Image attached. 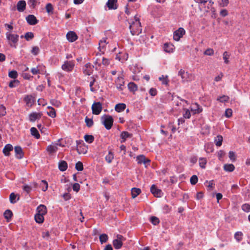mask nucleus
I'll use <instances>...</instances> for the list:
<instances>
[{"instance_id": "1", "label": "nucleus", "mask_w": 250, "mask_h": 250, "mask_svg": "<svg viewBox=\"0 0 250 250\" xmlns=\"http://www.w3.org/2000/svg\"><path fill=\"white\" fill-rule=\"evenodd\" d=\"M129 29L132 35H138L142 32V26L139 18L135 16L134 20L129 22Z\"/></svg>"}, {"instance_id": "2", "label": "nucleus", "mask_w": 250, "mask_h": 250, "mask_svg": "<svg viewBox=\"0 0 250 250\" xmlns=\"http://www.w3.org/2000/svg\"><path fill=\"white\" fill-rule=\"evenodd\" d=\"M7 40L9 42V44L11 47H16V44L19 41V35L12 34L10 32L6 33Z\"/></svg>"}, {"instance_id": "3", "label": "nucleus", "mask_w": 250, "mask_h": 250, "mask_svg": "<svg viewBox=\"0 0 250 250\" xmlns=\"http://www.w3.org/2000/svg\"><path fill=\"white\" fill-rule=\"evenodd\" d=\"M102 121L106 129L109 130L111 128L113 124V119L111 116L104 115L102 117Z\"/></svg>"}, {"instance_id": "4", "label": "nucleus", "mask_w": 250, "mask_h": 250, "mask_svg": "<svg viewBox=\"0 0 250 250\" xmlns=\"http://www.w3.org/2000/svg\"><path fill=\"white\" fill-rule=\"evenodd\" d=\"M74 61H65L62 65V69L65 72H70L73 71L75 67Z\"/></svg>"}, {"instance_id": "5", "label": "nucleus", "mask_w": 250, "mask_h": 250, "mask_svg": "<svg viewBox=\"0 0 250 250\" xmlns=\"http://www.w3.org/2000/svg\"><path fill=\"white\" fill-rule=\"evenodd\" d=\"M125 240V238L122 235L118 234L116 238L113 240V245L115 249L118 250L122 248L123 243Z\"/></svg>"}, {"instance_id": "6", "label": "nucleus", "mask_w": 250, "mask_h": 250, "mask_svg": "<svg viewBox=\"0 0 250 250\" xmlns=\"http://www.w3.org/2000/svg\"><path fill=\"white\" fill-rule=\"evenodd\" d=\"M178 75L180 76L182 79V83L190 82L192 80V76L191 74H189L188 72H185L183 69H180L178 72Z\"/></svg>"}, {"instance_id": "7", "label": "nucleus", "mask_w": 250, "mask_h": 250, "mask_svg": "<svg viewBox=\"0 0 250 250\" xmlns=\"http://www.w3.org/2000/svg\"><path fill=\"white\" fill-rule=\"evenodd\" d=\"M92 113L94 115H99L102 110V105L100 102H94L91 107Z\"/></svg>"}, {"instance_id": "8", "label": "nucleus", "mask_w": 250, "mask_h": 250, "mask_svg": "<svg viewBox=\"0 0 250 250\" xmlns=\"http://www.w3.org/2000/svg\"><path fill=\"white\" fill-rule=\"evenodd\" d=\"M185 34V30L183 28H179L173 33V39L176 41H178Z\"/></svg>"}, {"instance_id": "9", "label": "nucleus", "mask_w": 250, "mask_h": 250, "mask_svg": "<svg viewBox=\"0 0 250 250\" xmlns=\"http://www.w3.org/2000/svg\"><path fill=\"white\" fill-rule=\"evenodd\" d=\"M115 83L118 89L123 90L125 88L124 78L122 76L118 77L115 80Z\"/></svg>"}, {"instance_id": "10", "label": "nucleus", "mask_w": 250, "mask_h": 250, "mask_svg": "<svg viewBox=\"0 0 250 250\" xmlns=\"http://www.w3.org/2000/svg\"><path fill=\"white\" fill-rule=\"evenodd\" d=\"M150 191L156 197H161L163 193L161 189L156 188L155 185H152L150 188Z\"/></svg>"}, {"instance_id": "11", "label": "nucleus", "mask_w": 250, "mask_h": 250, "mask_svg": "<svg viewBox=\"0 0 250 250\" xmlns=\"http://www.w3.org/2000/svg\"><path fill=\"white\" fill-rule=\"evenodd\" d=\"M90 79H91L89 83L90 91L95 92L99 89V86L98 83H96V80L94 77H91Z\"/></svg>"}, {"instance_id": "12", "label": "nucleus", "mask_w": 250, "mask_h": 250, "mask_svg": "<svg viewBox=\"0 0 250 250\" xmlns=\"http://www.w3.org/2000/svg\"><path fill=\"white\" fill-rule=\"evenodd\" d=\"M136 160L137 161L138 164H144L145 165H146L147 164H149L150 162V161L148 159L146 158L143 155H140L137 156Z\"/></svg>"}, {"instance_id": "13", "label": "nucleus", "mask_w": 250, "mask_h": 250, "mask_svg": "<svg viewBox=\"0 0 250 250\" xmlns=\"http://www.w3.org/2000/svg\"><path fill=\"white\" fill-rule=\"evenodd\" d=\"M42 115V112H32L29 115V121L31 122H34L36 120L41 118Z\"/></svg>"}, {"instance_id": "14", "label": "nucleus", "mask_w": 250, "mask_h": 250, "mask_svg": "<svg viewBox=\"0 0 250 250\" xmlns=\"http://www.w3.org/2000/svg\"><path fill=\"white\" fill-rule=\"evenodd\" d=\"M66 38L70 42H74L78 39V36L74 31H69L66 34Z\"/></svg>"}, {"instance_id": "15", "label": "nucleus", "mask_w": 250, "mask_h": 250, "mask_svg": "<svg viewBox=\"0 0 250 250\" xmlns=\"http://www.w3.org/2000/svg\"><path fill=\"white\" fill-rule=\"evenodd\" d=\"M26 20L27 23L31 25L36 24L38 21L36 19V17L33 15H29L26 17Z\"/></svg>"}, {"instance_id": "16", "label": "nucleus", "mask_w": 250, "mask_h": 250, "mask_svg": "<svg viewBox=\"0 0 250 250\" xmlns=\"http://www.w3.org/2000/svg\"><path fill=\"white\" fill-rule=\"evenodd\" d=\"M14 150L15 152V156L17 158L20 159L23 158L24 154L21 146H15L14 148Z\"/></svg>"}, {"instance_id": "17", "label": "nucleus", "mask_w": 250, "mask_h": 250, "mask_svg": "<svg viewBox=\"0 0 250 250\" xmlns=\"http://www.w3.org/2000/svg\"><path fill=\"white\" fill-rule=\"evenodd\" d=\"M26 104L28 107H31L34 104V97L30 95H26L23 99Z\"/></svg>"}, {"instance_id": "18", "label": "nucleus", "mask_w": 250, "mask_h": 250, "mask_svg": "<svg viewBox=\"0 0 250 250\" xmlns=\"http://www.w3.org/2000/svg\"><path fill=\"white\" fill-rule=\"evenodd\" d=\"M106 4L109 9L115 10L118 7L117 0H108Z\"/></svg>"}, {"instance_id": "19", "label": "nucleus", "mask_w": 250, "mask_h": 250, "mask_svg": "<svg viewBox=\"0 0 250 250\" xmlns=\"http://www.w3.org/2000/svg\"><path fill=\"white\" fill-rule=\"evenodd\" d=\"M191 110L193 112V114H199L202 112L203 108L197 103L193 104L191 107Z\"/></svg>"}, {"instance_id": "20", "label": "nucleus", "mask_w": 250, "mask_h": 250, "mask_svg": "<svg viewBox=\"0 0 250 250\" xmlns=\"http://www.w3.org/2000/svg\"><path fill=\"white\" fill-rule=\"evenodd\" d=\"M38 214L45 215L47 213V208L44 205H40L37 208Z\"/></svg>"}, {"instance_id": "21", "label": "nucleus", "mask_w": 250, "mask_h": 250, "mask_svg": "<svg viewBox=\"0 0 250 250\" xmlns=\"http://www.w3.org/2000/svg\"><path fill=\"white\" fill-rule=\"evenodd\" d=\"M13 149V146L11 144H8L4 146L2 152L5 156H8L10 155V152L12 151Z\"/></svg>"}, {"instance_id": "22", "label": "nucleus", "mask_w": 250, "mask_h": 250, "mask_svg": "<svg viewBox=\"0 0 250 250\" xmlns=\"http://www.w3.org/2000/svg\"><path fill=\"white\" fill-rule=\"evenodd\" d=\"M58 144L54 145H50L48 146L46 148V150L49 154H53L57 152L58 149Z\"/></svg>"}, {"instance_id": "23", "label": "nucleus", "mask_w": 250, "mask_h": 250, "mask_svg": "<svg viewBox=\"0 0 250 250\" xmlns=\"http://www.w3.org/2000/svg\"><path fill=\"white\" fill-rule=\"evenodd\" d=\"M164 50L165 52L167 53H172L173 52L174 46V45L169 43H165L164 44Z\"/></svg>"}, {"instance_id": "24", "label": "nucleus", "mask_w": 250, "mask_h": 250, "mask_svg": "<svg viewBox=\"0 0 250 250\" xmlns=\"http://www.w3.org/2000/svg\"><path fill=\"white\" fill-rule=\"evenodd\" d=\"M132 136V134L129 133L127 131H123L120 135V137L122 139V140L121 141V143L125 142L127 138H130Z\"/></svg>"}, {"instance_id": "25", "label": "nucleus", "mask_w": 250, "mask_h": 250, "mask_svg": "<svg viewBox=\"0 0 250 250\" xmlns=\"http://www.w3.org/2000/svg\"><path fill=\"white\" fill-rule=\"evenodd\" d=\"M26 2L24 0H20L17 5V10L20 12H22L25 9Z\"/></svg>"}, {"instance_id": "26", "label": "nucleus", "mask_w": 250, "mask_h": 250, "mask_svg": "<svg viewBox=\"0 0 250 250\" xmlns=\"http://www.w3.org/2000/svg\"><path fill=\"white\" fill-rule=\"evenodd\" d=\"M47 108L49 110L47 112V114L52 118H55L56 117V113L55 109L50 106H47Z\"/></svg>"}, {"instance_id": "27", "label": "nucleus", "mask_w": 250, "mask_h": 250, "mask_svg": "<svg viewBox=\"0 0 250 250\" xmlns=\"http://www.w3.org/2000/svg\"><path fill=\"white\" fill-rule=\"evenodd\" d=\"M67 163L65 161H61L59 163V169L61 171H64L67 168Z\"/></svg>"}, {"instance_id": "28", "label": "nucleus", "mask_w": 250, "mask_h": 250, "mask_svg": "<svg viewBox=\"0 0 250 250\" xmlns=\"http://www.w3.org/2000/svg\"><path fill=\"white\" fill-rule=\"evenodd\" d=\"M114 157V155L113 152L110 150L109 151L107 155L105 156V160L107 163L110 164L112 162V160H113Z\"/></svg>"}, {"instance_id": "29", "label": "nucleus", "mask_w": 250, "mask_h": 250, "mask_svg": "<svg viewBox=\"0 0 250 250\" xmlns=\"http://www.w3.org/2000/svg\"><path fill=\"white\" fill-rule=\"evenodd\" d=\"M126 107L125 104L120 103L117 104L115 106V110L118 112H121L124 111Z\"/></svg>"}, {"instance_id": "30", "label": "nucleus", "mask_w": 250, "mask_h": 250, "mask_svg": "<svg viewBox=\"0 0 250 250\" xmlns=\"http://www.w3.org/2000/svg\"><path fill=\"white\" fill-rule=\"evenodd\" d=\"M141 192V190L139 188H133L131 189V196L132 198H135Z\"/></svg>"}, {"instance_id": "31", "label": "nucleus", "mask_w": 250, "mask_h": 250, "mask_svg": "<svg viewBox=\"0 0 250 250\" xmlns=\"http://www.w3.org/2000/svg\"><path fill=\"white\" fill-rule=\"evenodd\" d=\"M31 134L32 136H33L36 139H39L40 138V135L38 130L36 128L34 127H32L30 129Z\"/></svg>"}, {"instance_id": "32", "label": "nucleus", "mask_w": 250, "mask_h": 250, "mask_svg": "<svg viewBox=\"0 0 250 250\" xmlns=\"http://www.w3.org/2000/svg\"><path fill=\"white\" fill-rule=\"evenodd\" d=\"M36 222L39 224H41L43 222L44 216L41 214L36 213L34 216Z\"/></svg>"}, {"instance_id": "33", "label": "nucleus", "mask_w": 250, "mask_h": 250, "mask_svg": "<svg viewBox=\"0 0 250 250\" xmlns=\"http://www.w3.org/2000/svg\"><path fill=\"white\" fill-rule=\"evenodd\" d=\"M128 88L129 90L133 92H134L137 90V85L133 82H130L128 84Z\"/></svg>"}, {"instance_id": "34", "label": "nucleus", "mask_w": 250, "mask_h": 250, "mask_svg": "<svg viewBox=\"0 0 250 250\" xmlns=\"http://www.w3.org/2000/svg\"><path fill=\"white\" fill-rule=\"evenodd\" d=\"M223 137L221 135H218L215 139V144L216 146H220L222 144Z\"/></svg>"}, {"instance_id": "35", "label": "nucleus", "mask_w": 250, "mask_h": 250, "mask_svg": "<svg viewBox=\"0 0 250 250\" xmlns=\"http://www.w3.org/2000/svg\"><path fill=\"white\" fill-rule=\"evenodd\" d=\"M235 167L233 164H226L224 166V169L226 171L231 172L234 170Z\"/></svg>"}, {"instance_id": "36", "label": "nucleus", "mask_w": 250, "mask_h": 250, "mask_svg": "<svg viewBox=\"0 0 250 250\" xmlns=\"http://www.w3.org/2000/svg\"><path fill=\"white\" fill-rule=\"evenodd\" d=\"M106 38H103L99 42V48H100V51H101V49H104L105 46V45L108 43V42H106Z\"/></svg>"}, {"instance_id": "37", "label": "nucleus", "mask_w": 250, "mask_h": 250, "mask_svg": "<svg viewBox=\"0 0 250 250\" xmlns=\"http://www.w3.org/2000/svg\"><path fill=\"white\" fill-rule=\"evenodd\" d=\"M85 68L83 70V73L87 75H90L91 74V70L90 63H88L85 65Z\"/></svg>"}, {"instance_id": "38", "label": "nucleus", "mask_w": 250, "mask_h": 250, "mask_svg": "<svg viewBox=\"0 0 250 250\" xmlns=\"http://www.w3.org/2000/svg\"><path fill=\"white\" fill-rule=\"evenodd\" d=\"M84 139L85 141L89 144L92 143L94 140V137L92 135H85Z\"/></svg>"}, {"instance_id": "39", "label": "nucleus", "mask_w": 250, "mask_h": 250, "mask_svg": "<svg viewBox=\"0 0 250 250\" xmlns=\"http://www.w3.org/2000/svg\"><path fill=\"white\" fill-rule=\"evenodd\" d=\"M108 237L106 234H102L100 235L99 239L101 243L102 244L104 243H105L108 240Z\"/></svg>"}, {"instance_id": "40", "label": "nucleus", "mask_w": 250, "mask_h": 250, "mask_svg": "<svg viewBox=\"0 0 250 250\" xmlns=\"http://www.w3.org/2000/svg\"><path fill=\"white\" fill-rule=\"evenodd\" d=\"M3 215L5 219H6L7 220H9L11 219L12 216L13 215V213L10 210L7 209L4 212Z\"/></svg>"}, {"instance_id": "41", "label": "nucleus", "mask_w": 250, "mask_h": 250, "mask_svg": "<svg viewBox=\"0 0 250 250\" xmlns=\"http://www.w3.org/2000/svg\"><path fill=\"white\" fill-rule=\"evenodd\" d=\"M20 84V82L18 80L11 81L9 83V86L10 88H13L18 86Z\"/></svg>"}, {"instance_id": "42", "label": "nucleus", "mask_w": 250, "mask_h": 250, "mask_svg": "<svg viewBox=\"0 0 250 250\" xmlns=\"http://www.w3.org/2000/svg\"><path fill=\"white\" fill-rule=\"evenodd\" d=\"M230 57V55L228 53V52L225 51L223 54V58L224 61V62L226 64H228L229 63V58Z\"/></svg>"}, {"instance_id": "43", "label": "nucleus", "mask_w": 250, "mask_h": 250, "mask_svg": "<svg viewBox=\"0 0 250 250\" xmlns=\"http://www.w3.org/2000/svg\"><path fill=\"white\" fill-rule=\"evenodd\" d=\"M40 187L42 188V190L43 191H46L48 188V184L47 182L45 180H42Z\"/></svg>"}, {"instance_id": "44", "label": "nucleus", "mask_w": 250, "mask_h": 250, "mask_svg": "<svg viewBox=\"0 0 250 250\" xmlns=\"http://www.w3.org/2000/svg\"><path fill=\"white\" fill-rule=\"evenodd\" d=\"M28 3L30 8H34L37 5L40 4V2H38L36 0H29Z\"/></svg>"}, {"instance_id": "45", "label": "nucleus", "mask_w": 250, "mask_h": 250, "mask_svg": "<svg viewBox=\"0 0 250 250\" xmlns=\"http://www.w3.org/2000/svg\"><path fill=\"white\" fill-rule=\"evenodd\" d=\"M50 103L52 105L57 107H60L62 104L59 101H58L56 99L50 100Z\"/></svg>"}, {"instance_id": "46", "label": "nucleus", "mask_w": 250, "mask_h": 250, "mask_svg": "<svg viewBox=\"0 0 250 250\" xmlns=\"http://www.w3.org/2000/svg\"><path fill=\"white\" fill-rule=\"evenodd\" d=\"M199 165L202 168H205L207 164V160L205 158H200L199 160Z\"/></svg>"}, {"instance_id": "47", "label": "nucleus", "mask_w": 250, "mask_h": 250, "mask_svg": "<svg viewBox=\"0 0 250 250\" xmlns=\"http://www.w3.org/2000/svg\"><path fill=\"white\" fill-rule=\"evenodd\" d=\"M85 122L88 127H91L93 125V121L92 119L88 118L86 117L85 118Z\"/></svg>"}, {"instance_id": "48", "label": "nucleus", "mask_w": 250, "mask_h": 250, "mask_svg": "<svg viewBox=\"0 0 250 250\" xmlns=\"http://www.w3.org/2000/svg\"><path fill=\"white\" fill-rule=\"evenodd\" d=\"M18 74L16 70H12L9 72L8 76L12 79H16L18 77Z\"/></svg>"}, {"instance_id": "49", "label": "nucleus", "mask_w": 250, "mask_h": 250, "mask_svg": "<svg viewBox=\"0 0 250 250\" xmlns=\"http://www.w3.org/2000/svg\"><path fill=\"white\" fill-rule=\"evenodd\" d=\"M16 197L17 195H16L14 192H12L10 194L9 200L11 204H15L16 203Z\"/></svg>"}, {"instance_id": "50", "label": "nucleus", "mask_w": 250, "mask_h": 250, "mask_svg": "<svg viewBox=\"0 0 250 250\" xmlns=\"http://www.w3.org/2000/svg\"><path fill=\"white\" fill-rule=\"evenodd\" d=\"M75 168L78 171H82L83 169V163L80 161H79L77 163H76V164L75 165Z\"/></svg>"}, {"instance_id": "51", "label": "nucleus", "mask_w": 250, "mask_h": 250, "mask_svg": "<svg viewBox=\"0 0 250 250\" xmlns=\"http://www.w3.org/2000/svg\"><path fill=\"white\" fill-rule=\"evenodd\" d=\"M229 100V97L228 96L223 95L222 96H220L218 97L217 99V101H219L220 102L223 103L228 102Z\"/></svg>"}, {"instance_id": "52", "label": "nucleus", "mask_w": 250, "mask_h": 250, "mask_svg": "<svg viewBox=\"0 0 250 250\" xmlns=\"http://www.w3.org/2000/svg\"><path fill=\"white\" fill-rule=\"evenodd\" d=\"M242 235H243L242 232H241L240 231H237L234 234V238L237 241H238L239 242V241H240L241 240H242Z\"/></svg>"}, {"instance_id": "53", "label": "nucleus", "mask_w": 250, "mask_h": 250, "mask_svg": "<svg viewBox=\"0 0 250 250\" xmlns=\"http://www.w3.org/2000/svg\"><path fill=\"white\" fill-rule=\"evenodd\" d=\"M198 177L196 175H192L190 179V182L191 185H194L198 182Z\"/></svg>"}, {"instance_id": "54", "label": "nucleus", "mask_w": 250, "mask_h": 250, "mask_svg": "<svg viewBox=\"0 0 250 250\" xmlns=\"http://www.w3.org/2000/svg\"><path fill=\"white\" fill-rule=\"evenodd\" d=\"M24 38L27 41H29L34 38V34L31 32H27L24 35Z\"/></svg>"}, {"instance_id": "55", "label": "nucleus", "mask_w": 250, "mask_h": 250, "mask_svg": "<svg viewBox=\"0 0 250 250\" xmlns=\"http://www.w3.org/2000/svg\"><path fill=\"white\" fill-rule=\"evenodd\" d=\"M45 9L48 13L52 12L53 10V7L52 5L50 3H48L46 5Z\"/></svg>"}, {"instance_id": "56", "label": "nucleus", "mask_w": 250, "mask_h": 250, "mask_svg": "<svg viewBox=\"0 0 250 250\" xmlns=\"http://www.w3.org/2000/svg\"><path fill=\"white\" fill-rule=\"evenodd\" d=\"M242 209L245 212L250 211V205L249 204H244L242 206Z\"/></svg>"}, {"instance_id": "57", "label": "nucleus", "mask_w": 250, "mask_h": 250, "mask_svg": "<svg viewBox=\"0 0 250 250\" xmlns=\"http://www.w3.org/2000/svg\"><path fill=\"white\" fill-rule=\"evenodd\" d=\"M159 80L162 81V83L164 84L167 85L168 83V80H167V77L166 76L165 77L163 75H162L161 77H159Z\"/></svg>"}, {"instance_id": "58", "label": "nucleus", "mask_w": 250, "mask_h": 250, "mask_svg": "<svg viewBox=\"0 0 250 250\" xmlns=\"http://www.w3.org/2000/svg\"><path fill=\"white\" fill-rule=\"evenodd\" d=\"M185 112L183 114L184 118L189 119L191 116L190 112L188 109H184Z\"/></svg>"}, {"instance_id": "59", "label": "nucleus", "mask_w": 250, "mask_h": 250, "mask_svg": "<svg viewBox=\"0 0 250 250\" xmlns=\"http://www.w3.org/2000/svg\"><path fill=\"white\" fill-rule=\"evenodd\" d=\"M214 54V50L212 48H208L205 52L204 54L208 56H212Z\"/></svg>"}, {"instance_id": "60", "label": "nucleus", "mask_w": 250, "mask_h": 250, "mask_svg": "<svg viewBox=\"0 0 250 250\" xmlns=\"http://www.w3.org/2000/svg\"><path fill=\"white\" fill-rule=\"evenodd\" d=\"M40 52V49L38 46H34L32 47L31 53L34 55H37Z\"/></svg>"}, {"instance_id": "61", "label": "nucleus", "mask_w": 250, "mask_h": 250, "mask_svg": "<svg viewBox=\"0 0 250 250\" xmlns=\"http://www.w3.org/2000/svg\"><path fill=\"white\" fill-rule=\"evenodd\" d=\"M6 108L3 105H0V116H4L6 114Z\"/></svg>"}, {"instance_id": "62", "label": "nucleus", "mask_w": 250, "mask_h": 250, "mask_svg": "<svg viewBox=\"0 0 250 250\" xmlns=\"http://www.w3.org/2000/svg\"><path fill=\"white\" fill-rule=\"evenodd\" d=\"M159 219L155 216H153L151 218V222L154 225H156L159 223Z\"/></svg>"}, {"instance_id": "63", "label": "nucleus", "mask_w": 250, "mask_h": 250, "mask_svg": "<svg viewBox=\"0 0 250 250\" xmlns=\"http://www.w3.org/2000/svg\"><path fill=\"white\" fill-rule=\"evenodd\" d=\"M73 190L76 192H78L80 190V186L78 183H74L72 186Z\"/></svg>"}, {"instance_id": "64", "label": "nucleus", "mask_w": 250, "mask_h": 250, "mask_svg": "<svg viewBox=\"0 0 250 250\" xmlns=\"http://www.w3.org/2000/svg\"><path fill=\"white\" fill-rule=\"evenodd\" d=\"M229 159L233 162L236 160V156L235 153L233 151H229Z\"/></svg>"}]
</instances>
